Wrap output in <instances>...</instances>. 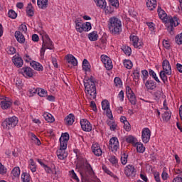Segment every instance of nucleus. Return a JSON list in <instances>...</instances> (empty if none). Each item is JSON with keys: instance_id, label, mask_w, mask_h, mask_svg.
I'll return each mask as SVG.
<instances>
[{"instance_id": "nucleus-11", "label": "nucleus", "mask_w": 182, "mask_h": 182, "mask_svg": "<svg viewBox=\"0 0 182 182\" xmlns=\"http://www.w3.org/2000/svg\"><path fill=\"white\" fill-rule=\"evenodd\" d=\"M80 124L82 129L84 132H92V124L86 119H82L80 120Z\"/></svg>"}, {"instance_id": "nucleus-2", "label": "nucleus", "mask_w": 182, "mask_h": 182, "mask_svg": "<svg viewBox=\"0 0 182 182\" xmlns=\"http://www.w3.org/2000/svg\"><path fill=\"white\" fill-rule=\"evenodd\" d=\"M109 31L112 35H120L122 32V21L118 18L113 16L108 21Z\"/></svg>"}, {"instance_id": "nucleus-4", "label": "nucleus", "mask_w": 182, "mask_h": 182, "mask_svg": "<svg viewBox=\"0 0 182 182\" xmlns=\"http://www.w3.org/2000/svg\"><path fill=\"white\" fill-rule=\"evenodd\" d=\"M85 93L89 95L90 99L93 100L96 97V84L91 80H84Z\"/></svg>"}, {"instance_id": "nucleus-14", "label": "nucleus", "mask_w": 182, "mask_h": 182, "mask_svg": "<svg viewBox=\"0 0 182 182\" xmlns=\"http://www.w3.org/2000/svg\"><path fill=\"white\" fill-rule=\"evenodd\" d=\"M92 150L95 156H97V157H100V156H102V149L100 148V145H99V144H92Z\"/></svg>"}, {"instance_id": "nucleus-62", "label": "nucleus", "mask_w": 182, "mask_h": 182, "mask_svg": "<svg viewBox=\"0 0 182 182\" xmlns=\"http://www.w3.org/2000/svg\"><path fill=\"white\" fill-rule=\"evenodd\" d=\"M90 107L92 108L94 112H97V107L96 106V102H95V101L90 102Z\"/></svg>"}, {"instance_id": "nucleus-53", "label": "nucleus", "mask_w": 182, "mask_h": 182, "mask_svg": "<svg viewBox=\"0 0 182 182\" xmlns=\"http://www.w3.org/2000/svg\"><path fill=\"white\" fill-rule=\"evenodd\" d=\"M115 86H120L122 85V79L119 77H116L114 80Z\"/></svg>"}, {"instance_id": "nucleus-57", "label": "nucleus", "mask_w": 182, "mask_h": 182, "mask_svg": "<svg viewBox=\"0 0 182 182\" xmlns=\"http://www.w3.org/2000/svg\"><path fill=\"white\" fill-rule=\"evenodd\" d=\"M70 174H71V177L72 178H73L74 180H76V181L79 182V178L77 177V175H76V173H75L74 170L70 171Z\"/></svg>"}, {"instance_id": "nucleus-63", "label": "nucleus", "mask_w": 182, "mask_h": 182, "mask_svg": "<svg viewBox=\"0 0 182 182\" xmlns=\"http://www.w3.org/2000/svg\"><path fill=\"white\" fill-rule=\"evenodd\" d=\"M154 179L156 182H161V180L160 179V175L158 172L154 173Z\"/></svg>"}, {"instance_id": "nucleus-59", "label": "nucleus", "mask_w": 182, "mask_h": 182, "mask_svg": "<svg viewBox=\"0 0 182 182\" xmlns=\"http://www.w3.org/2000/svg\"><path fill=\"white\" fill-rule=\"evenodd\" d=\"M126 93L127 96L128 97L130 96V95L134 94V92H133V90H132V88L129 85L126 87Z\"/></svg>"}, {"instance_id": "nucleus-12", "label": "nucleus", "mask_w": 182, "mask_h": 182, "mask_svg": "<svg viewBox=\"0 0 182 182\" xmlns=\"http://www.w3.org/2000/svg\"><path fill=\"white\" fill-rule=\"evenodd\" d=\"M129 38L130 41H132L133 46L134 48L141 49V47L143 46V45H144L143 42H139V37L137 36H130Z\"/></svg>"}, {"instance_id": "nucleus-29", "label": "nucleus", "mask_w": 182, "mask_h": 182, "mask_svg": "<svg viewBox=\"0 0 182 182\" xmlns=\"http://www.w3.org/2000/svg\"><path fill=\"white\" fill-rule=\"evenodd\" d=\"M97 6H99L101 9L106 8V0H94Z\"/></svg>"}, {"instance_id": "nucleus-8", "label": "nucleus", "mask_w": 182, "mask_h": 182, "mask_svg": "<svg viewBox=\"0 0 182 182\" xmlns=\"http://www.w3.org/2000/svg\"><path fill=\"white\" fill-rule=\"evenodd\" d=\"M124 174L127 177L133 178L134 177H136V168H134L133 165H128L125 167Z\"/></svg>"}, {"instance_id": "nucleus-18", "label": "nucleus", "mask_w": 182, "mask_h": 182, "mask_svg": "<svg viewBox=\"0 0 182 182\" xmlns=\"http://www.w3.org/2000/svg\"><path fill=\"white\" fill-rule=\"evenodd\" d=\"M14 36L18 43H25V36L21 33V31H17L15 32Z\"/></svg>"}, {"instance_id": "nucleus-36", "label": "nucleus", "mask_w": 182, "mask_h": 182, "mask_svg": "<svg viewBox=\"0 0 182 182\" xmlns=\"http://www.w3.org/2000/svg\"><path fill=\"white\" fill-rule=\"evenodd\" d=\"M21 179L23 182H31V175L28 173H23Z\"/></svg>"}, {"instance_id": "nucleus-43", "label": "nucleus", "mask_w": 182, "mask_h": 182, "mask_svg": "<svg viewBox=\"0 0 182 182\" xmlns=\"http://www.w3.org/2000/svg\"><path fill=\"white\" fill-rule=\"evenodd\" d=\"M160 77L161 80L164 82V83H166L167 82V73H166V71L162 70L159 73Z\"/></svg>"}, {"instance_id": "nucleus-28", "label": "nucleus", "mask_w": 182, "mask_h": 182, "mask_svg": "<svg viewBox=\"0 0 182 182\" xmlns=\"http://www.w3.org/2000/svg\"><path fill=\"white\" fill-rule=\"evenodd\" d=\"M134 147H136V151L138 153H144L146 148L143 146V144L136 142L134 145Z\"/></svg>"}, {"instance_id": "nucleus-50", "label": "nucleus", "mask_w": 182, "mask_h": 182, "mask_svg": "<svg viewBox=\"0 0 182 182\" xmlns=\"http://www.w3.org/2000/svg\"><path fill=\"white\" fill-rule=\"evenodd\" d=\"M141 74L143 82L144 83L146 80H147V78L149 77V71H147L146 70H144L141 71Z\"/></svg>"}, {"instance_id": "nucleus-10", "label": "nucleus", "mask_w": 182, "mask_h": 182, "mask_svg": "<svg viewBox=\"0 0 182 182\" xmlns=\"http://www.w3.org/2000/svg\"><path fill=\"white\" fill-rule=\"evenodd\" d=\"M151 136V132L149 128H144L142 130L141 139L143 143L147 144L150 141V136Z\"/></svg>"}, {"instance_id": "nucleus-61", "label": "nucleus", "mask_w": 182, "mask_h": 182, "mask_svg": "<svg viewBox=\"0 0 182 182\" xmlns=\"http://www.w3.org/2000/svg\"><path fill=\"white\" fill-rule=\"evenodd\" d=\"M102 170L105 171V173H107V174H108L109 176H113V173H112V171H109V169H107V167H106L105 165H102Z\"/></svg>"}, {"instance_id": "nucleus-13", "label": "nucleus", "mask_w": 182, "mask_h": 182, "mask_svg": "<svg viewBox=\"0 0 182 182\" xmlns=\"http://www.w3.org/2000/svg\"><path fill=\"white\" fill-rule=\"evenodd\" d=\"M162 67L168 76L171 75V65H170V62H168V60L166 59L163 60Z\"/></svg>"}, {"instance_id": "nucleus-58", "label": "nucleus", "mask_w": 182, "mask_h": 182, "mask_svg": "<svg viewBox=\"0 0 182 182\" xmlns=\"http://www.w3.org/2000/svg\"><path fill=\"white\" fill-rule=\"evenodd\" d=\"M0 174H6V168L0 162Z\"/></svg>"}, {"instance_id": "nucleus-30", "label": "nucleus", "mask_w": 182, "mask_h": 182, "mask_svg": "<svg viewBox=\"0 0 182 182\" xmlns=\"http://www.w3.org/2000/svg\"><path fill=\"white\" fill-rule=\"evenodd\" d=\"M88 38L90 41L95 42V41H97V38H99V36L97 35V31H92V33L88 34Z\"/></svg>"}, {"instance_id": "nucleus-39", "label": "nucleus", "mask_w": 182, "mask_h": 182, "mask_svg": "<svg viewBox=\"0 0 182 182\" xmlns=\"http://www.w3.org/2000/svg\"><path fill=\"white\" fill-rule=\"evenodd\" d=\"M83 25L84 23H82V21L75 24V29L77 32H79L80 33H82V32H83Z\"/></svg>"}, {"instance_id": "nucleus-38", "label": "nucleus", "mask_w": 182, "mask_h": 182, "mask_svg": "<svg viewBox=\"0 0 182 182\" xmlns=\"http://www.w3.org/2000/svg\"><path fill=\"white\" fill-rule=\"evenodd\" d=\"M109 5H111V6H114V8H119L120 6V4L119 3V0H108Z\"/></svg>"}, {"instance_id": "nucleus-17", "label": "nucleus", "mask_w": 182, "mask_h": 182, "mask_svg": "<svg viewBox=\"0 0 182 182\" xmlns=\"http://www.w3.org/2000/svg\"><path fill=\"white\" fill-rule=\"evenodd\" d=\"M12 61L16 68H22V66H23V60H22L21 57H16V55H15Z\"/></svg>"}, {"instance_id": "nucleus-15", "label": "nucleus", "mask_w": 182, "mask_h": 182, "mask_svg": "<svg viewBox=\"0 0 182 182\" xmlns=\"http://www.w3.org/2000/svg\"><path fill=\"white\" fill-rule=\"evenodd\" d=\"M65 59L68 62V63H70L73 65V66H77V60L73 55L72 54H68L65 56Z\"/></svg>"}, {"instance_id": "nucleus-48", "label": "nucleus", "mask_w": 182, "mask_h": 182, "mask_svg": "<svg viewBox=\"0 0 182 182\" xmlns=\"http://www.w3.org/2000/svg\"><path fill=\"white\" fill-rule=\"evenodd\" d=\"M134 140H136V139L134 138V136H132V135H129V136H127L126 138L127 143L133 144V146H134V144H136V142H134Z\"/></svg>"}, {"instance_id": "nucleus-7", "label": "nucleus", "mask_w": 182, "mask_h": 182, "mask_svg": "<svg viewBox=\"0 0 182 182\" xmlns=\"http://www.w3.org/2000/svg\"><path fill=\"white\" fill-rule=\"evenodd\" d=\"M119 147L120 145L119 144V139L117 137L114 136L109 139V150L112 151H117V149H119Z\"/></svg>"}, {"instance_id": "nucleus-19", "label": "nucleus", "mask_w": 182, "mask_h": 182, "mask_svg": "<svg viewBox=\"0 0 182 182\" xmlns=\"http://www.w3.org/2000/svg\"><path fill=\"white\" fill-rule=\"evenodd\" d=\"M37 5L41 9H46L49 5V0H37Z\"/></svg>"}, {"instance_id": "nucleus-40", "label": "nucleus", "mask_w": 182, "mask_h": 182, "mask_svg": "<svg viewBox=\"0 0 182 182\" xmlns=\"http://www.w3.org/2000/svg\"><path fill=\"white\" fill-rule=\"evenodd\" d=\"M11 174H13L14 177H19L21 174V169L19 168V167L16 166L11 171Z\"/></svg>"}, {"instance_id": "nucleus-21", "label": "nucleus", "mask_w": 182, "mask_h": 182, "mask_svg": "<svg viewBox=\"0 0 182 182\" xmlns=\"http://www.w3.org/2000/svg\"><path fill=\"white\" fill-rule=\"evenodd\" d=\"M65 124L67 126H72L75 123V115L73 114H70L65 119Z\"/></svg>"}, {"instance_id": "nucleus-22", "label": "nucleus", "mask_w": 182, "mask_h": 182, "mask_svg": "<svg viewBox=\"0 0 182 182\" xmlns=\"http://www.w3.org/2000/svg\"><path fill=\"white\" fill-rule=\"evenodd\" d=\"M30 65L31 68L35 69V70H38V72H42V70H43V66L36 61H32Z\"/></svg>"}, {"instance_id": "nucleus-3", "label": "nucleus", "mask_w": 182, "mask_h": 182, "mask_svg": "<svg viewBox=\"0 0 182 182\" xmlns=\"http://www.w3.org/2000/svg\"><path fill=\"white\" fill-rule=\"evenodd\" d=\"M86 166L82 165L80 166L81 171L80 174L81 176L82 182H89L90 180V176L95 174L92 166L89 163H86Z\"/></svg>"}, {"instance_id": "nucleus-25", "label": "nucleus", "mask_w": 182, "mask_h": 182, "mask_svg": "<svg viewBox=\"0 0 182 182\" xmlns=\"http://www.w3.org/2000/svg\"><path fill=\"white\" fill-rule=\"evenodd\" d=\"M26 14L28 16H33L35 15V11H33V6L31 3H29L26 9Z\"/></svg>"}, {"instance_id": "nucleus-27", "label": "nucleus", "mask_w": 182, "mask_h": 182, "mask_svg": "<svg viewBox=\"0 0 182 182\" xmlns=\"http://www.w3.org/2000/svg\"><path fill=\"white\" fill-rule=\"evenodd\" d=\"M43 117L46 122L48 123H53L55 122V118L52 116L51 114L46 112L43 114Z\"/></svg>"}, {"instance_id": "nucleus-52", "label": "nucleus", "mask_w": 182, "mask_h": 182, "mask_svg": "<svg viewBox=\"0 0 182 182\" xmlns=\"http://www.w3.org/2000/svg\"><path fill=\"white\" fill-rule=\"evenodd\" d=\"M127 157H129V155L126 154V153H124L122 154V156H121L122 164L124 165L127 164Z\"/></svg>"}, {"instance_id": "nucleus-41", "label": "nucleus", "mask_w": 182, "mask_h": 182, "mask_svg": "<svg viewBox=\"0 0 182 182\" xmlns=\"http://www.w3.org/2000/svg\"><path fill=\"white\" fill-rule=\"evenodd\" d=\"M82 29L85 32H89L92 29V23L90 22L84 23Z\"/></svg>"}, {"instance_id": "nucleus-44", "label": "nucleus", "mask_w": 182, "mask_h": 182, "mask_svg": "<svg viewBox=\"0 0 182 182\" xmlns=\"http://www.w3.org/2000/svg\"><path fill=\"white\" fill-rule=\"evenodd\" d=\"M134 75V82H139V79H140V71L139 70H134L133 72Z\"/></svg>"}, {"instance_id": "nucleus-55", "label": "nucleus", "mask_w": 182, "mask_h": 182, "mask_svg": "<svg viewBox=\"0 0 182 182\" xmlns=\"http://www.w3.org/2000/svg\"><path fill=\"white\" fill-rule=\"evenodd\" d=\"M106 110V114L108 119H109L110 120H113V114L112 113V110L110 109V108Z\"/></svg>"}, {"instance_id": "nucleus-49", "label": "nucleus", "mask_w": 182, "mask_h": 182, "mask_svg": "<svg viewBox=\"0 0 182 182\" xmlns=\"http://www.w3.org/2000/svg\"><path fill=\"white\" fill-rule=\"evenodd\" d=\"M175 41L177 45H182V33L176 36Z\"/></svg>"}, {"instance_id": "nucleus-56", "label": "nucleus", "mask_w": 182, "mask_h": 182, "mask_svg": "<svg viewBox=\"0 0 182 182\" xmlns=\"http://www.w3.org/2000/svg\"><path fill=\"white\" fill-rule=\"evenodd\" d=\"M61 139L62 140H67V141H69V139H70L69 133L68 132L63 133L61 135Z\"/></svg>"}, {"instance_id": "nucleus-20", "label": "nucleus", "mask_w": 182, "mask_h": 182, "mask_svg": "<svg viewBox=\"0 0 182 182\" xmlns=\"http://www.w3.org/2000/svg\"><path fill=\"white\" fill-rule=\"evenodd\" d=\"M146 6L149 11H154L157 6V0H148L146 2Z\"/></svg>"}, {"instance_id": "nucleus-5", "label": "nucleus", "mask_w": 182, "mask_h": 182, "mask_svg": "<svg viewBox=\"0 0 182 182\" xmlns=\"http://www.w3.org/2000/svg\"><path fill=\"white\" fill-rule=\"evenodd\" d=\"M18 122L19 120L18 119V117L13 116L11 117H9L6 119L3 123L2 126L4 129H6L7 130H11V129H14L18 124Z\"/></svg>"}, {"instance_id": "nucleus-46", "label": "nucleus", "mask_w": 182, "mask_h": 182, "mask_svg": "<svg viewBox=\"0 0 182 182\" xmlns=\"http://www.w3.org/2000/svg\"><path fill=\"white\" fill-rule=\"evenodd\" d=\"M149 76H151L153 79L156 80V82H157L158 83H160V80L159 79V77H157V75L153 70H149Z\"/></svg>"}, {"instance_id": "nucleus-32", "label": "nucleus", "mask_w": 182, "mask_h": 182, "mask_svg": "<svg viewBox=\"0 0 182 182\" xmlns=\"http://www.w3.org/2000/svg\"><path fill=\"white\" fill-rule=\"evenodd\" d=\"M121 49L127 56H130V55H132V48L130 47L123 46Z\"/></svg>"}, {"instance_id": "nucleus-9", "label": "nucleus", "mask_w": 182, "mask_h": 182, "mask_svg": "<svg viewBox=\"0 0 182 182\" xmlns=\"http://www.w3.org/2000/svg\"><path fill=\"white\" fill-rule=\"evenodd\" d=\"M19 73H21L25 77H33V70L28 66L23 67Z\"/></svg>"}, {"instance_id": "nucleus-34", "label": "nucleus", "mask_w": 182, "mask_h": 182, "mask_svg": "<svg viewBox=\"0 0 182 182\" xmlns=\"http://www.w3.org/2000/svg\"><path fill=\"white\" fill-rule=\"evenodd\" d=\"M127 97L131 105H136V103H137V99L136 98L134 93L127 96Z\"/></svg>"}, {"instance_id": "nucleus-60", "label": "nucleus", "mask_w": 182, "mask_h": 182, "mask_svg": "<svg viewBox=\"0 0 182 182\" xmlns=\"http://www.w3.org/2000/svg\"><path fill=\"white\" fill-rule=\"evenodd\" d=\"M7 52L9 55H14L16 53V48H15V47H9V50Z\"/></svg>"}, {"instance_id": "nucleus-33", "label": "nucleus", "mask_w": 182, "mask_h": 182, "mask_svg": "<svg viewBox=\"0 0 182 182\" xmlns=\"http://www.w3.org/2000/svg\"><path fill=\"white\" fill-rule=\"evenodd\" d=\"M102 110H107L110 109V102L107 100H104L102 102Z\"/></svg>"}, {"instance_id": "nucleus-16", "label": "nucleus", "mask_w": 182, "mask_h": 182, "mask_svg": "<svg viewBox=\"0 0 182 182\" xmlns=\"http://www.w3.org/2000/svg\"><path fill=\"white\" fill-rule=\"evenodd\" d=\"M145 86L148 90H154L157 87V83L151 80L145 82Z\"/></svg>"}, {"instance_id": "nucleus-23", "label": "nucleus", "mask_w": 182, "mask_h": 182, "mask_svg": "<svg viewBox=\"0 0 182 182\" xmlns=\"http://www.w3.org/2000/svg\"><path fill=\"white\" fill-rule=\"evenodd\" d=\"M50 39L46 40L45 41L43 40V45L42 47L45 49H53V44Z\"/></svg>"}, {"instance_id": "nucleus-51", "label": "nucleus", "mask_w": 182, "mask_h": 182, "mask_svg": "<svg viewBox=\"0 0 182 182\" xmlns=\"http://www.w3.org/2000/svg\"><path fill=\"white\" fill-rule=\"evenodd\" d=\"M38 95L41 97H45V96L48 95V92H46V90H45L44 89L40 88L38 90Z\"/></svg>"}, {"instance_id": "nucleus-26", "label": "nucleus", "mask_w": 182, "mask_h": 182, "mask_svg": "<svg viewBox=\"0 0 182 182\" xmlns=\"http://www.w3.org/2000/svg\"><path fill=\"white\" fill-rule=\"evenodd\" d=\"M90 63L87 59L85 58L82 61V69L85 72H90Z\"/></svg>"}, {"instance_id": "nucleus-64", "label": "nucleus", "mask_w": 182, "mask_h": 182, "mask_svg": "<svg viewBox=\"0 0 182 182\" xmlns=\"http://www.w3.org/2000/svg\"><path fill=\"white\" fill-rule=\"evenodd\" d=\"M163 46L166 49H170V43L167 40H164L163 41Z\"/></svg>"}, {"instance_id": "nucleus-45", "label": "nucleus", "mask_w": 182, "mask_h": 182, "mask_svg": "<svg viewBox=\"0 0 182 182\" xmlns=\"http://www.w3.org/2000/svg\"><path fill=\"white\" fill-rule=\"evenodd\" d=\"M8 15L9 18H11V19H16L18 16V14H16V12L13 9L9 11Z\"/></svg>"}, {"instance_id": "nucleus-54", "label": "nucleus", "mask_w": 182, "mask_h": 182, "mask_svg": "<svg viewBox=\"0 0 182 182\" xmlns=\"http://www.w3.org/2000/svg\"><path fill=\"white\" fill-rule=\"evenodd\" d=\"M124 129L126 130V132H130V129H132V127H130V123L129 121H126L124 123Z\"/></svg>"}, {"instance_id": "nucleus-47", "label": "nucleus", "mask_w": 182, "mask_h": 182, "mask_svg": "<svg viewBox=\"0 0 182 182\" xmlns=\"http://www.w3.org/2000/svg\"><path fill=\"white\" fill-rule=\"evenodd\" d=\"M63 150L65 149H59L57 151V156L60 160H63L65 159V154L63 153Z\"/></svg>"}, {"instance_id": "nucleus-6", "label": "nucleus", "mask_w": 182, "mask_h": 182, "mask_svg": "<svg viewBox=\"0 0 182 182\" xmlns=\"http://www.w3.org/2000/svg\"><path fill=\"white\" fill-rule=\"evenodd\" d=\"M101 60L107 70H112V69H113V63H112V60L107 55H101Z\"/></svg>"}, {"instance_id": "nucleus-1", "label": "nucleus", "mask_w": 182, "mask_h": 182, "mask_svg": "<svg viewBox=\"0 0 182 182\" xmlns=\"http://www.w3.org/2000/svg\"><path fill=\"white\" fill-rule=\"evenodd\" d=\"M157 12L160 19L163 20V22H165L167 31L170 35H174V26L176 28L180 25V22H178L180 19L177 16H174L173 17L169 16L167 17V14H166L164 10L161 9V6H158Z\"/></svg>"}, {"instance_id": "nucleus-31", "label": "nucleus", "mask_w": 182, "mask_h": 182, "mask_svg": "<svg viewBox=\"0 0 182 182\" xmlns=\"http://www.w3.org/2000/svg\"><path fill=\"white\" fill-rule=\"evenodd\" d=\"M68 148V139H62L60 138V149L66 150Z\"/></svg>"}, {"instance_id": "nucleus-24", "label": "nucleus", "mask_w": 182, "mask_h": 182, "mask_svg": "<svg viewBox=\"0 0 182 182\" xmlns=\"http://www.w3.org/2000/svg\"><path fill=\"white\" fill-rule=\"evenodd\" d=\"M0 105L3 110H6V109L11 108V106H12V102L3 100L0 102Z\"/></svg>"}, {"instance_id": "nucleus-35", "label": "nucleus", "mask_w": 182, "mask_h": 182, "mask_svg": "<svg viewBox=\"0 0 182 182\" xmlns=\"http://www.w3.org/2000/svg\"><path fill=\"white\" fill-rule=\"evenodd\" d=\"M104 9H105V14H113L114 12V6H112L110 4L109 6H107L106 4Z\"/></svg>"}, {"instance_id": "nucleus-37", "label": "nucleus", "mask_w": 182, "mask_h": 182, "mask_svg": "<svg viewBox=\"0 0 182 182\" xmlns=\"http://www.w3.org/2000/svg\"><path fill=\"white\" fill-rule=\"evenodd\" d=\"M163 120H165L166 122H168L170 119H171V112L166 111L164 112V114H162Z\"/></svg>"}, {"instance_id": "nucleus-42", "label": "nucleus", "mask_w": 182, "mask_h": 182, "mask_svg": "<svg viewBox=\"0 0 182 182\" xmlns=\"http://www.w3.org/2000/svg\"><path fill=\"white\" fill-rule=\"evenodd\" d=\"M124 66L127 69H132L133 68V63L130 60H124Z\"/></svg>"}]
</instances>
